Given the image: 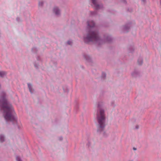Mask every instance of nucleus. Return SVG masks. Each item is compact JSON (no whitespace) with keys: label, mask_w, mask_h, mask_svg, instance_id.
I'll return each mask as SVG.
<instances>
[{"label":"nucleus","mask_w":161,"mask_h":161,"mask_svg":"<svg viewBox=\"0 0 161 161\" xmlns=\"http://www.w3.org/2000/svg\"><path fill=\"white\" fill-rule=\"evenodd\" d=\"M92 3L94 5L96 9H98L101 8L102 7V6L101 5H99L97 4L96 1L95 0H92Z\"/></svg>","instance_id":"4"},{"label":"nucleus","mask_w":161,"mask_h":161,"mask_svg":"<svg viewBox=\"0 0 161 161\" xmlns=\"http://www.w3.org/2000/svg\"><path fill=\"white\" fill-rule=\"evenodd\" d=\"M139 126L138 125H136L135 126L133 127V129L134 130H137L138 129Z\"/></svg>","instance_id":"11"},{"label":"nucleus","mask_w":161,"mask_h":161,"mask_svg":"<svg viewBox=\"0 0 161 161\" xmlns=\"http://www.w3.org/2000/svg\"><path fill=\"white\" fill-rule=\"evenodd\" d=\"M17 161H21L20 158L18 157H17L16 158Z\"/></svg>","instance_id":"12"},{"label":"nucleus","mask_w":161,"mask_h":161,"mask_svg":"<svg viewBox=\"0 0 161 161\" xmlns=\"http://www.w3.org/2000/svg\"><path fill=\"white\" fill-rule=\"evenodd\" d=\"M28 87L29 88V90L30 91V92H31V93H32V86H31V85L30 84H28Z\"/></svg>","instance_id":"10"},{"label":"nucleus","mask_w":161,"mask_h":161,"mask_svg":"<svg viewBox=\"0 0 161 161\" xmlns=\"http://www.w3.org/2000/svg\"><path fill=\"white\" fill-rule=\"evenodd\" d=\"M4 137L3 136L0 135V142H3L4 141Z\"/></svg>","instance_id":"9"},{"label":"nucleus","mask_w":161,"mask_h":161,"mask_svg":"<svg viewBox=\"0 0 161 161\" xmlns=\"http://www.w3.org/2000/svg\"><path fill=\"white\" fill-rule=\"evenodd\" d=\"M143 63V61H142V58H140L138 60V61H137V63H138V65H141L142 63Z\"/></svg>","instance_id":"7"},{"label":"nucleus","mask_w":161,"mask_h":161,"mask_svg":"<svg viewBox=\"0 0 161 161\" xmlns=\"http://www.w3.org/2000/svg\"><path fill=\"white\" fill-rule=\"evenodd\" d=\"M0 107L3 110V115L6 120L13 121L14 120V117L12 114L13 109L8 102L4 94L0 100Z\"/></svg>","instance_id":"1"},{"label":"nucleus","mask_w":161,"mask_h":161,"mask_svg":"<svg viewBox=\"0 0 161 161\" xmlns=\"http://www.w3.org/2000/svg\"><path fill=\"white\" fill-rule=\"evenodd\" d=\"M133 149L134 150H136V148H135L134 147L133 148Z\"/></svg>","instance_id":"15"},{"label":"nucleus","mask_w":161,"mask_h":161,"mask_svg":"<svg viewBox=\"0 0 161 161\" xmlns=\"http://www.w3.org/2000/svg\"><path fill=\"white\" fill-rule=\"evenodd\" d=\"M53 11L55 13L56 15H58L60 14V11L57 7H55L54 8L53 10Z\"/></svg>","instance_id":"5"},{"label":"nucleus","mask_w":161,"mask_h":161,"mask_svg":"<svg viewBox=\"0 0 161 161\" xmlns=\"http://www.w3.org/2000/svg\"><path fill=\"white\" fill-rule=\"evenodd\" d=\"M95 25L94 23L92 21H89L88 22V25L89 27H92Z\"/></svg>","instance_id":"6"},{"label":"nucleus","mask_w":161,"mask_h":161,"mask_svg":"<svg viewBox=\"0 0 161 161\" xmlns=\"http://www.w3.org/2000/svg\"><path fill=\"white\" fill-rule=\"evenodd\" d=\"M102 76L105 77L106 76V74L104 73H103L102 74Z\"/></svg>","instance_id":"14"},{"label":"nucleus","mask_w":161,"mask_h":161,"mask_svg":"<svg viewBox=\"0 0 161 161\" xmlns=\"http://www.w3.org/2000/svg\"><path fill=\"white\" fill-rule=\"evenodd\" d=\"M67 42L69 45H71L72 43V42L70 41H68Z\"/></svg>","instance_id":"13"},{"label":"nucleus","mask_w":161,"mask_h":161,"mask_svg":"<svg viewBox=\"0 0 161 161\" xmlns=\"http://www.w3.org/2000/svg\"><path fill=\"white\" fill-rule=\"evenodd\" d=\"M100 41L101 40L98 37L96 31H90L87 35L86 37L84 38V41L86 42L93 41L98 42H100Z\"/></svg>","instance_id":"3"},{"label":"nucleus","mask_w":161,"mask_h":161,"mask_svg":"<svg viewBox=\"0 0 161 161\" xmlns=\"http://www.w3.org/2000/svg\"><path fill=\"white\" fill-rule=\"evenodd\" d=\"M102 103H98V109L97 110V118L99 125V128L102 130L105 126V117L104 114V111L102 109H100V107L102 105Z\"/></svg>","instance_id":"2"},{"label":"nucleus","mask_w":161,"mask_h":161,"mask_svg":"<svg viewBox=\"0 0 161 161\" xmlns=\"http://www.w3.org/2000/svg\"><path fill=\"white\" fill-rule=\"evenodd\" d=\"M39 5H42V3H39Z\"/></svg>","instance_id":"16"},{"label":"nucleus","mask_w":161,"mask_h":161,"mask_svg":"<svg viewBox=\"0 0 161 161\" xmlns=\"http://www.w3.org/2000/svg\"><path fill=\"white\" fill-rule=\"evenodd\" d=\"M6 75V73L5 72L3 71L0 72V76L3 77L5 75Z\"/></svg>","instance_id":"8"},{"label":"nucleus","mask_w":161,"mask_h":161,"mask_svg":"<svg viewBox=\"0 0 161 161\" xmlns=\"http://www.w3.org/2000/svg\"><path fill=\"white\" fill-rule=\"evenodd\" d=\"M143 1H144L145 0H142Z\"/></svg>","instance_id":"17"},{"label":"nucleus","mask_w":161,"mask_h":161,"mask_svg":"<svg viewBox=\"0 0 161 161\" xmlns=\"http://www.w3.org/2000/svg\"><path fill=\"white\" fill-rule=\"evenodd\" d=\"M160 3H161V0H160Z\"/></svg>","instance_id":"18"}]
</instances>
